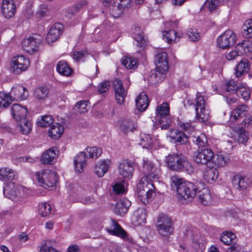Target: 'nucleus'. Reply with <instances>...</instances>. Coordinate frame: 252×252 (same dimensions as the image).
<instances>
[{
    "instance_id": "47",
    "label": "nucleus",
    "mask_w": 252,
    "mask_h": 252,
    "mask_svg": "<svg viewBox=\"0 0 252 252\" xmlns=\"http://www.w3.org/2000/svg\"><path fill=\"white\" fill-rule=\"evenodd\" d=\"M235 238L236 236L234 233L231 232H226L221 235L220 240L224 244L229 245L234 243Z\"/></svg>"
},
{
    "instance_id": "21",
    "label": "nucleus",
    "mask_w": 252,
    "mask_h": 252,
    "mask_svg": "<svg viewBox=\"0 0 252 252\" xmlns=\"http://www.w3.org/2000/svg\"><path fill=\"white\" fill-rule=\"evenodd\" d=\"M155 63L158 69H162L163 72L168 71V63L166 53L163 52L157 54L155 58Z\"/></svg>"
},
{
    "instance_id": "15",
    "label": "nucleus",
    "mask_w": 252,
    "mask_h": 252,
    "mask_svg": "<svg viewBox=\"0 0 252 252\" xmlns=\"http://www.w3.org/2000/svg\"><path fill=\"white\" fill-rule=\"evenodd\" d=\"M2 15L7 19L13 17L16 11V5L13 0H2L1 4Z\"/></svg>"
},
{
    "instance_id": "28",
    "label": "nucleus",
    "mask_w": 252,
    "mask_h": 252,
    "mask_svg": "<svg viewBox=\"0 0 252 252\" xmlns=\"http://www.w3.org/2000/svg\"><path fill=\"white\" fill-rule=\"evenodd\" d=\"M83 3L85 4L84 2ZM83 6V2L77 4L75 6L68 8L65 13V16L67 20L73 21L74 20L79 21L78 12Z\"/></svg>"
},
{
    "instance_id": "58",
    "label": "nucleus",
    "mask_w": 252,
    "mask_h": 252,
    "mask_svg": "<svg viewBox=\"0 0 252 252\" xmlns=\"http://www.w3.org/2000/svg\"><path fill=\"white\" fill-rule=\"evenodd\" d=\"M195 142L199 147H205L208 145L207 138L204 133H201L197 136Z\"/></svg>"
},
{
    "instance_id": "12",
    "label": "nucleus",
    "mask_w": 252,
    "mask_h": 252,
    "mask_svg": "<svg viewBox=\"0 0 252 252\" xmlns=\"http://www.w3.org/2000/svg\"><path fill=\"white\" fill-rule=\"evenodd\" d=\"M29 65V60L24 56H17L12 59V67L16 73H20L26 70Z\"/></svg>"
},
{
    "instance_id": "49",
    "label": "nucleus",
    "mask_w": 252,
    "mask_h": 252,
    "mask_svg": "<svg viewBox=\"0 0 252 252\" xmlns=\"http://www.w3.org/2000/svg\"><path fill=\"white\" fill-rule=\"evenodd\" d=\"M51 205L47 203H41L38 205V213L42 217H47L49 215L51 211Z\"/></svg>"
},
{
    "instance_id": "10",
    "label": "nucleus",
    "mask_w": 252,
    "mask_h": 252,
    "mask_svg": "<svg viewBox=\"0 0 252 252\" xmlns=\"http://www.w3.org/2000/svg\"><path fill=\"white\" fill-rule=\"evenodd\" d=\"M214 157V153L209 149H203L195 152L193 155L194 161L200 164H207Z\"/></svg>"
},
{
    "instance_id": "11",
    "label": "nucleus",
    "mask_w": 252,
    "mask_h": 252,
    "mask_svg": "<svg viewBox=\"0 0 252 252\" xmlns=\"http://www.w3.org/2000/svg\"><path fill=\"white\" fill-rule=\"evenodd\" d=\"M41 42V38L39 35L30 36L25 38L22 41L23 49L29 54H32L38 50V45Z\"/></svg>"
},
{
    "instance_id": "24",
    "label": "nucleus",
    "mask_w": 252,
    "mask_h": 252,
    "mask_svg": "<svg viewBox=\"0 0 252 252\" xmlns=\"http://www.w3.org/2000/svg\"><path fill=\"white\" fill-rule=\"evenodd\" d=\"M87 157L85 152L79 153L74 159V169L77 172L81 173L84 168L86 166V159Z\"/></svg>"
},
{
    "instance_id": "33",
    "label": "nucleus",
    "mask_w": 252,
    "mask_h": 252,
    "mask_svg": "<svg viewBox=\"0 0 252 252\" xmlns=\"http://www.w3.org/2000/svg\"><path fill=\"white\" fill-rule=\"evenodd\" d=\"M136 106L140 111H145L148 107L149 101L147 95L144 93H141L135 99Z\"/></svg>"
},
{
    "instance_id": "55",
    "label": "nucleus",
    "mask_w": 252,
    "mask_h": 252,
    "mask_svg": "<svg viewBox=\"0 0 252 252\" xmlns=\"http://www.w3.org/2000/svg\"><path fill=\"white\" fill-rule=\"evenodd\" d=\"M243 33L246 38L252 36V19L247 20L243 27Z\"/></svg>"
},
{
    "instance_id": "31",
    "label": "nucleus",
    "mask_w": 252,
    "mask_h": 252,
    "mask_svg": "<svg viewBox=\"0 0 252 252\" xmlns=\"http://www.w3.org/2000/svg\"><path fill=\"white\" fill-rule=\"evenodd\" d=\"M113 229L112 230H108L107 231L114 235H116L122 239H125L126 240L132 242V238L127 237V233L121 226L117 223L113 221Z\"/></svg>"
},
{
    "instance_id": "53",
    "label": "nucleus",
    "mask_w": 252,
    "mask_h": 252,
    "mask_svg": "<svg viewBox=\"0 0 252 252\" xmlns=\"http://www.w3.org/2000/svg\"><path fill=\"white\" fill-rule=\"evenodd\" d=\"M53 118L51 115H45L41 117V119L37 122V125L40 127H47L49 126L53 122Z\"/></svg>"
},
{
    "instance_id": "41",
    "label": "nucleus",
    "mask_w": 252,
    "mask_h": 252,
    "mask_svg": "<svg viewBox=\"0 0 252 252\" xmlns=\"http://www.w3.org/2000/svg\"><path fill=\"white\" fill-rule=\"evenodd\" d=\"M57 70L60 74L65 76H69L72 72V69L63 61H60L57 63Z\"/></svg>"
},
{
    "instance_id": "40",
    "label": "nucleus",
    "mask_w": 252,
    "mask_h": 252,
    "mask_svg": "<svg viewBox=\"0 0 252 252\" xmlns=\"http://www.w3.org/2000/svg\"><path fill=\"white\" fill-rule=\"evenodd\" d=\"M17 122V128L23 134H28L32 131V124L26 119Z\"/></svg>"
},
{
    "instance_id": "51",
    "label": "nucleus",
    "mask_w": 252,
    "mask_h": 252,
    "mask_svg": "<svg viewBox=\"0 0 252 252\" xmlns=\"http://www.w3.org/2000/svg\"><path fill=\"white\" fill-rule=\"evenodd\" d=\"M214 158V163L218 167H224L230 160L228 156L221 154L216 155Z\"/></svg>"
},
{
    "instance_id": "61",
    "label": "nucleus",
    "mask_w": 252,
    "mask_h": 252,
    "mask_svg": "<svg viewBox=\"0 0 252 252\" xmlns=\"http://www.w3.org/2000/svg\"><path fill=\"white\" fill-rule=\"evenodd\" d=\"M238 141L239 143L245 144L249 139L248 133L243 128H239L238 130Z\"/></svg>"
},
{
    "instance_id": "34",
    "label": "nucleus",
    "mask_w": 252,
    "mask_h": 252,
    "mask_svg": "<svg viewBox=\"0 0 252 252\" xmlns=\"http://www.w3.org/2000/svg\"><path fill=\"white\" fill-rule=\"evenodd\" d=\"M63 132V127L59 123H56L51 126L49 129V136L53 139H57Z\"/></svg>"
},
{
    "instance_id": "48",
    "label": "nucleus",
    "mask_w": 252,
    "mask_h": 252,
    "mask_svg": "<svg viewBox=\"0 0 252 252\" xmlns=\"http://www.w3.org/2000/svg\"><path fill=\"white\" fill-rule=\"evenodd\" d=\"M122 63L128 69H134L137 66V61L131 57H126L122 59Z\"/></svg>"
},
{
    "instance_id": "18",
    "label": "nucleus",
    "mask_w": 252,
    "mask_h": 252,
    "mask_svg": "<svg viewBox=\"0 0 252 252\" xmlns=\"http://www.w3.org/2000/svg\"><path fill=\"white\" fill-rule=\"evenodd\" d=\"M167 71H164L162 69H158L156 68L151 70L148 77V83L151 85H157L161 82L165 77Z\"/></svg>"
},
{
    "instance_id": "5",
    "label": "nucleus",
    "mask_w": 252,
    "mask_h": 252,
    "mask_svg": "<svg viewBox=\"0 0 252 252\" xmlns=\"http://www.w3.org/2000/svg\"><path fill=\"white\" fill-rule=\"evenodd\" d=\"M196 119L200 122H206L210 118V112L207 107L205 97L198 93L195 98Z\"/></svg>"
},
{
    "instance_id": "38",
    "label": "nucleus",
    "mask_w": 252,
    "mask_h": 252,
    "mask_svg": "<svg viewBox=\"0 0 252 252\" xmlns=\"http://www.w3.org/2000/svg\"><path fill=\"white\" fill-rule=\"evenodd\" d=\"M219 172L216 168H208L204 173V179L210 184L214 183L218 179Z\"/></svg>"
},
{
    "instance_id": "1",
    "label": "nucleus",
    "mask_w": 252,
    "mask_h": 252,
    "mask_svg": "<svg viewBox=\"0 0 252 252\" xmlns=\"http://www.w3.org/2000/svg\"><path fill=\"white\" fill-rule=\"evenodd\" d=\"M170 180L171 186L176 189L179 200L191 201L196 196L198 189L193 183L187 181L177 175L171 176Z\"/></svg>"
},
{
    "instance_id": "6",
    "label": "nucleus",
    "mask_w": 252,
    "mask_h": 252,
    "mask_svg": "<svg viewBox=\"0 0 252 252\" xmlns=\"http://www.w3.org/2000/svg\"><path fill=\"white\" fill-rule=\"evenodd\" d=\"M169 105L167 102H163L157 108L155 123L158 122L162 129H167L171 124L169 118Z\"/></svg>"
},
{
    "instance_id": "64",
    "label": "nucleus",
    "mask_w": 252,
    "mask_h": 252,
    "mask_svg": "<svg viewBox=\"0 0 252 252\" xmlns=\"http://www.w3.org/2000/svg\"><path fill=\"white\" fill-rule=\"evenodd\" d=\"M113 190L116 194L123 193L125 192L124 186L117 183L113 186Z\"/></svg>"
},
{
    "instance_id": "22",
    "label": "nucleus",
    "mask_w": 252,
    "mask_h": 252,
    "mask_svg": "<svg viewBox=\"0 0 252 252\" xmlns=\"http://www.w3.org/2000/svg\"><path fill=\"white\" fill-rule=\"evenodd\" d=\"M134 167L132 162L124 161L119 165V173L124 178L130 179L132 176Z\"/></svg>"
},
{
    "instance_id": "14",
    "label": "nucleus",
    "mask_w": 252,
    "mask_h": 252,
    "mask_svg": "<svg viewBox=\"0 0 252 252\" xmlns=\"http://www.w3.org/2000/svg\"><path fill=\"white\" fill-rule=\"evenodd\" d=\"M63 26L59 23H55L49 30L46 40L48 44H51L58 39L63 33Z\"/></svg>"
},
{
    "instance_id": "62",
    "label": "nucleus",
    "mask_w": 252,
    "mask_h": 252,
    "mask_svg": "<svg viewBox=\"0 0 252 252\" xmlns=\"http://www.w3.org/2000/svg\"><path fill=\"white\" fill-rule=\"evenodd\" d=\"M219 2L218 0H206L203 7L208 8L210 11L216 9L219 5Z\"/></svg>"
},
{
    "instance_id": "32",
    "label": "nucleus",
    "mask_w": 252,
    "mask_h": 252,
    "mask_svg": "<svg viewBox=\"0 0 252 252\" xmlns=\"http://www.w3.org/2000/svg\"><path fill=\"white\" fill-rule=\"evenodd\" d=\"M58 154L59 152L53 148L49 149L42 154V162L44 164H51L53 160L57 157Z\"/></svg>"
},
{
    "instance_id": "43",
    "label": "nucleus",
    "mask_w": 252,
    "mask_h": 252,
    "mask_svg": "<svg viewBox=\"0 0 252 252\" xmlns=\"http://www.w3.org/2000/svg\"><path fill=\"white\" fill-rule=\"evenodd\" d=\"M49 90L46 87H40L34 91L33 96L37 100H44L48 97Z\"/></svg>"
},
{
    "instance_id": "26",
    "label": "nucleus",
    "mask_w": 252,
    "mask_h": 252,
    "mask_svg": "<svg viewBox=\"0 0 252 252\" xmlns=\"http://www.w3.org/2000/svg\"><path fill=\"white\" fill-rule=\"evenodd\" d=\"M110 165V161L108 160H100L95 165L94 171L95 174L99 178L103 177L108 171Z\"/></svg>"
},
{
    "instance_id": "59",
    "label": "nucleus",
    "mask_w": 252,
    "mask_h": 252,
    "mask_svg": "<svg viewBox=\"0 0 252 252\" xmlns=\"http://www.w3.org/2000/svg\"><path fill=\"white\" fill-rule=\"evenodd\" d=\"M73 58L76 62H83L84 58L88 55V52L87 51H73L72 52Z\"/></svg>"
},
{
    "instance_id": "35",
    "label": "nucleus",
    "mask_w": 252,
    "mask_h": 252,
    "mask_svg": "<svg viewBox=\"0 0 252 252\" xmlns=\"http://www.w3.org/2000/svg\"><path fill=\"white\" fill-rule=\"evenodd\" d=\"M233 183L237 186V189L240 191L247 189L251 184V182L247 178L239 176L234 177Z\"/></svg>"
},
{
    "instance_id": "17",
    "label": "nucleus",
    "mask_w": 252,
    "mask_h": 252,
    "mask_svg": "<svg viewBox=\"0 0 252 252\" xmlns=\"http://www.w3.org/2000/svg\"><path fill=\"white\" fill-rule=\"evenodd\" d=\"M11 110L14 119L17 122L26 119L28 112L26 106H23L19 104H14L11 108Z\"/></svg>"
},
{
    "instance_id": "4",
    "label": "nucleus",
    "mask_w": 252,
    "mask_h": 252,
    "mask_svg": "<svg viewBox=\"0 0 252 252\" xmlns=\"http://www.w3.org/2000/svg\"><path fill=\"white\" fill-rule=\"evenodd\" d=\"M35 175L39 185L45 189L54 187L58 179L57 173L47 169L36 172Z\"/></svg>"
},
{
    "instance_id": "3",
    "label": "nucleus",
    "mask_w": 252,
    "mask_h": 252,
    "mask_svg": "<svg viewBox=\"0 0 252 252\" xmlns=\"http://www.w3.org/2000/svg\"><path fill=\"white\" fill-rule=\"evenodd\" d=\"M153 180H149L145 177H142L137 186V196L139 199L143 204H146L151 200L154 193Z\"/></svg>"
},
{
    "instance_id": "16",
    "label": "nucleus",
    "mask_w": 252,
    "mask_h": 252,
    "mask_svg": "<svg viewBox=\"0 0 252 252\" xmlns=\"http://www.w3.org/2000/svg\"><path fill=\"white\" fill-rule=\"evenodd\" d=\"M3 193L5 197L12 200L20 195L18 186L12 182L4 184L3 187Z\"/></svg>"
},
{
    "instance_id": "23",
    "label": "nucleus",
    "mask_w": 252,
    "mask_h": 252,
    "mask_svg": "<svg viewBox=\"0 0 252 252\" xmlns=\"http://www.w3.org/2000/svg\"><path fill=\"white\" fill-rule=\"evenodd\" d=\"M147 212L144 208H138L132 217V222L137 225H142L146 221Z\"/></svg>"
},
{
    "instance_id": "45",
    "label": "nucleus",
    "mask_w": 252,
    "mask_h": 252,
    "mask_svg": "<svg viewBox=\"0 0 252 252\" xmlns=\"http://www.w3.org/2000/svg\"><path fill=\"white\" fill-rule=\"evenodd\" d=\"M163 38L165 39L167 43L172 44L179 40L180 36L177 35V32L174 30L164 31L163 32Z\"/></svg>"
},
{
    "instance_id": "7",
    "label": "nucleus",
    "mask_w": 252,
    "mask_h": 252,
    "mask_svg": "<svg viewBox=\"0 0 252 252\" xmlns=\"http://www.w3.org/2000/svg\"><path fill=\"white\" fill-rule=\"evenodd\" d=\"M157 230L163 237H168L173 232L171 220L168 217L161 215L158 219Z\"/></svg>"
},
{
    "instance_id": "25",
    "label": "nucleus",
    "mask_w": 252,
    "mask_h": 252,
    "mask_svg": "<svg viewBox=\"0 0 252 252\" xmlns=\"http://www.w3.org/2000/svg\"><path fill=\"white\" fill-rule=\"evenodd\" d=\"M18 178L17 172L8 167L0 168V180L4 182L11 181Z\"/></svg>"
},
{
    "instance_id": "60",
    "label": "nucleus",
    "mask_w": 252,
    "mask_h": 252,
    "mask_svg": "<svg viewBox=\"0 0 252 252\" xmlns=\"http://www.w3.org/2000/svg\"><path fill=\"white\" fill-rule=\"evenodd\" d=\"M187 34L188 38L192 41H197L200 38V33L197 30L189 29L188 30Z\"/></svg>"
},
{
    "instance_id": "9",
    "label": "nucleus",
    "mask_w": 252,
    "mask_h": 252,
    "mask_svg": "<svg viewBox=\"0 0 252 252\" xmlns=\"http://www.w3.org/2000/svg\"><path fill=\"white\" fill-rule=\"evenodd\" d=\"M143 161L142 171L144 177L148 178L149 180L158 179L160 173V168L147 158H144Z\"/></svg>"
},
{
    "instance_id": "13",
    "label": "nucleus",
    "mask_w": 252,
    "mask_h": 252,
    "mask_svg": "<svg viewBox=\"0 0 252 252\" xmlns=\"http://www.w3.org/2000/svg\"><path fill=\"white\" fill-rule=\"evenodd\" d=\"M116 101L119 104H123L127 95V91L124 88L122 81L115 79L113 82Z\"/></svg>"
},
{
    "instance_id": "30",
    "label": "nucleus",
    "mask_w": 252,
    "mask_h": 252,
    "mask_svg": "<svg viewBox=\"0 0 252 252\" xmlns=\"http://www.w3.org/2000/svg\"><path fill=\"white\" fill-rule=\"evenodd\" d=\"M248 107L247 105L242 104L237 106L233 109L230 115V119L232 121H237L239 118L244 117L248 111Z\"/></svg>"
},
{
    "instance_id": "50",
    "label": "nucleus",
    "mask_w": 252,
    "mask_h": 252,
    "mask_svg": "<svg viewBox=\"0 0 252 252\" xmlns=\"http://www.w3.org/2000/svg\"><path fill=\"white\" fill-rule=\"evenodd\" d=\"M11 95L7 93L0 92V108H6L11 104L12 99Z\"/></svg>"
},
{
    "instance_id": "46",
    "label": "nucleus",
    "mask_w": 252,
    "mask_h": 252,
    "mask_svg": "<svg viewBox=\"0 0 252 252\" xmlns=\"http://www.w3.org/2000/svg\"><path fill=\"white\" fill-rule=\"evenodd\" d=\"M240 85L234 81V80H230L227 81L223 86V89L225 90L226 93H229L231 94H233L236 93Z\"/></svg>"
},
{
    "instance_id": "63",
    "label": "nucleus",
    "mask_w": 252,
    "mask_h": 252,
    "mask_svg": "<svg viewBox=\"0 0 252 252\" xmlns=\"http://www.w3.org/2000/svg\"><path fill=\"white\" fill-rule=\"evenodd\" d=\"M110 87L109 81H104L98 86V92L99 94H102L107 92Z\"/></svg>"
},
{
    "instance_id": "2",
    "label": "nucleus",
    "mask_w": 252,
    "mask_h": 252,
    "mask_svg": "<svg viewBox=\"0 0 252 252\" xmlns=\"http://www.w3.org/2000/svg\"><path fill=\"white\" fill-rule=\"evenodd\" d=\"M166 163L168 168L172 171L186 172L189 174H191L194 171V167L182 154L169 155L166 157Z\"/></svg>"
},
{
    "instance_id": "20",
    "label": "nucleus",
    "mask_w": 252,
    "mask_h": 252,
    "mask_svg": "<svg viewBox=\"0 0 252 252\" xmlns=\"http://www.w3.org/2000/svg\"><path fill=\"white\" fill-rule=\"evenodd\" d=\"M27 89L22 86H18L12 88L10 92L11 97L16 100H23L29 96Z\"/></svg>"
},
{
    "instance_id": "27",
    "label": "nucleus",
    "mask_w": 252,
    "mask_h": 252,
    "mask_svg": "<svg viewBox=\"0 0 252 252\" xmlns=\"http://www.w3.org/2000/svg\"><path fill=\"white\" fill-rule=\"evenodd\" d=\"M119 128L125 134L133 132L135 129L136 125L130 119H122L119 121Z\"/></svg>"
},
{
    "instance_id": "57",
    "label": "nucleus",
    "mask_w": 252,
    "mask_h": 252,
    "mask_svg": "<svg viewBox=\"0 0 252 252\" xmlns=\"http://www.w3.org/2000/svg\"><path fill=\"white\" fill-rule=\"evenodd\" d=\"M89 108L88 101H80L76 104L74 110L79 113H83L86 112Z\"/></svg>"
},
{
    "instance_id": "56",
    "label": "nucleus",
    "mask_w": 252,
    "mask_h": 252,
    "mask_svg": "<svg viewBox=\"0 0 252 252\" xmlns=\"http://www.w3.org/2000/svg\"><path fill=\"white\" fill-rule=\"evenodd\" d=\"M124 10L117 3L112 5L110 7V14L114 18L119 17Z\"/></svg>"
},
{
    "instance_id": "19",
    "label": "nucleus",
    "mask_w": 252,
    "mask_h": 252,
    "mask_svg": "<svg viewBox=\"0 0 252 252\" xmlns=\"http://www.w3.org/2000/svg\"><path fill=\"white\" fill-rule=\"evenodd\" d=\"M167 136L171 139L173 142L181 145L185 144L188 141V136L184 132L177 129H174L170 130Z\"/></svg>"
},
{
    "instance_id": "54",
    "label": "nucleus",
    "mask_w": 252,
    "mask_h": 252,
    "mask_svg": "<svg viewBox=\"0 0 252 252\" xmlns=\"http://www.w3.org/2000/svg\"><path fill=\"white\" fill-rule=\"evenodd\" d=\"M237 95L247 100L250 98V92L249 89L240 84L239 87L236 92Z\"/></svg>"
},
{
    "instance_id": "8",
    "label": "nucleus",
    "mask_w": 252,
    "mask_h": 252,
    "mask_svg": "<svg viewBox=\"0 0 252 252\" xmlns=\"http://www.w3.org/2000/svg\"><path fill=\"white\" fill-rule=\"evenodd\" d=\"M236 41V35L232 31L230 30L225 31L217 39L218 46L223 49H227L233 46Z\"/></svg>"
},
{
    "instance_id": "29",
    "label": "nucleus",
    "mask_w": 252,
    "mask_h": 252,
    "mask_svg": "<svg viewBox=\"0 0 252 252\" xmlns=\"http://www.w3.org/2000/svg\"><path fill=\"white\" fill-rule=\"evenodd\" d=\"M131 202L126 198H123L120 200L116 205L115 213L123 216L127 211Z\"/></svg>"
},
{
    "instance_id": "44",
    "label": "nucleus",
    "mask_w": 252,
    "mask_h": 252,
    "mask_svg": "<svg viewBox=\"0 0 252 252\" xmlns=\"http://www.w3.org/2000/svg\"><path fill=\"white\" fill-rule=\"evenodd\" d=\"M133 38L137 42V45L139 47L143 46L146 43L144 33L139 27H135L134 30Z\"/></svg>"
},
{
    "instance_id": "42",
    "label": "nucleus",
    "mask_w": 252,
    "mask_h": 252,
    "mask_svg": "<svg viewBox=\"0 0 252 252\" xmlns=\"http://www.w3.org/2000/svg\"><path fill=\"white\" fill-rule=\"evenodd\" d=\"M140 142L139 144L143 148H152L156 139L152 137L150 135L142 134L140 136Z\"/></svg>"
},
{
    "instance_id": "37",
    "label": "nucleus",
    "mask_w": 252,
    "mask_h": 252,
    "mask_svg": "<svg viewBox=\"0 0 252 252\" xmlns=\"http://www.w3.org/2000/svg\"><path fill=\"white\" fill-rule=\"evenodd\" d=\"M198 198L200 202L204 205L210 204L212 200L210 191L206 188L198 191Z\"/></svg>"
},
{
    "instance_id": "52",
    "label": "nucleus",
    "mask_w": 252,
    "mask_h": 252,
    "mask_svg": "<svg viewBox=\"0 0 252 252\" xmlns=\"http://www.w3.org/2000/svg\"><path fill=\"white\" fill-rule=\"evenodd\" d=\"M85 150L89 158H97L102 154L101 149L97 147H88Z\"/></svg>"
},
{
    "instance_id": "39",
    "label": "nucleus",
    "mask_w": 252,
    "mask_h": 252,
    "mask_svg": "<svg viewBox=\"0 0 252 252\" xmlns=\"http://www.w3.org/2000/svg\"><path fill=\"white\" fill-rule=\"evenodd\" d=\"M235 48L240 56L247 54L252 51V43L248 40H245L238 44Z\"/></svg>"
},
{
    "instance_id": "36",
    "label": "nucleus",
    "mask_w": 252,
    "mask_h": 252,
    "mask_svg": "<svg viewBox=\"0 0 252 252\" xmlns=\"http://www.w3.org/2000/svg\"><path fill=\"white\" fill-rule=\"evenodd\" d=\"M248 68V60L246 59H242L235 68L236 77L237 78L242 77L247 72Z\"/></svg>"
}]
</instances>
